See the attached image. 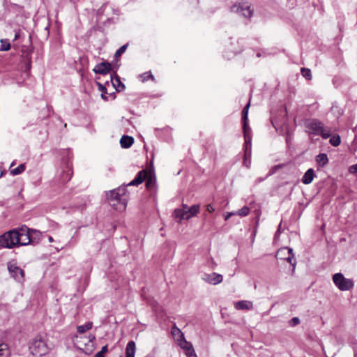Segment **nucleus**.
Wrapping results in <instances>:
<instances>
[{
  "instance_id": "nucleus-14",
  "label": "nucleus",
  "mask_w": 357,
  "mask_h": 357,
  "mask_svg": "<svg viewBox=\"0 0 357 357\" xmlns=\"http://www.w3.org/2000/svg\"><path fill=\"white\" fill-rule=\"evenodd\" d=\"M202 279L211 284L216 285L222 282L223 277L221 274L217 273H204Z\"/></svg>"
},
{
  "instance_id": "nucleus-38",
  "label": "nucleus",
  "mask_w": 357,
  "mask_h": 357,
  "mask_svg": "<svg viewBox=\"0 0 357 357\" xmlns=\"http://www.w3.org/2000/svg\"><path fill=\"white\" fill-rule=\"evenodd\" d=\"M185 354L187 355L188 357H197L195 351V349H193V347H191L190 349L185 351Z\"/></svg>"
},
{
  "instance_id": "nucleus-30",
  "label": "nucleus",
  "mask_w": 357,
  "mask_h": 357,
  "mask_svg": "<svg viewBox=\"0 0 357 357\" xmlns=\"http://www.w3.org/2000/svg\"><path fill=\"white\" fill-rule=\"evenodd\" d=\"M128 44H126L122 45L119 49L116 50L114 54V58L116 59L118 57H120L126 50Z\"/></svg>"
},
{
  "instance_id": "nucleus-32",
  "label": "nucleus",
  "mask_w": 357,
  "mask_h": 357,
  "mask_svg": "<svg viewBox=\"0 0 357 357\" xmlns=\"http://www.w3.org/2000/svg\"><path fill=\"white\" fill-rule=\"evenodd\" d=\"M301 74L302 75L307 79V80L312 79V74L311 70L308 68H302L301 70Z\"/></svg>"
},
{
  "instance_id": "nucleus-40",
  "label": "nucleus",
  "mask_w": 357,
  "mask_h": 357,
  "mask_svg": "<svg viewBox=\"0 0 357 357\" xmlns=\"http://www.w3.org/2000/svg\"><path fill=\"white\" fill-rule=\"evenodd\" d=\"M206 209L209 213H212L215 211V208L211 204L206 206Z\"/></svg>"
},
{
  "instance_id": "nucleus-45",
  "label": "nucleus",
  "mask_w": 357,
  "mask_h": 357,
  "mask_svg": "<svg viewBox=\"0 0 357 357\" xmlns=\"http://www.w3.org/2000/svg\"><path fill=\"white\" fill-rule=\"evenodd\" d=\"M248 158H246V160H245V161H244L243 162H244V165H245L246 167H249V165L250 164V160H249V161H247Z\"/></svg>"
},
{
  "instance_id": "nucleus-34",
  "label": "nucleus",
  "mask_w": 357,
  "mask_h": 357,
  "mask_svg": "<svg viewBox=\"0 0 357 357\" xmlns=\"http://www.w3.org/2000/svg\"><path fill=\"white\" fill-rule=\"evenodd\" d=\"M250 208L248 206H244L241 209L236 212V215L245 217L248 215Z\"/></svg>"
},
{
  "instance_id": "nucleus-44",
  "label": "nucleus",
  "mask_w": 357,
  "mask_h": 357,
  "mask_svg": "<svg viewBox=\"0 0 357 357\" xmlns=\"http://www.w3.org/2000/svg\"><path fill=\"white\" fill-rule=\"evenodd\" d=\"M287 254H282V255H278V254H277V255H276V257H278V258H279V259H280V257H282V258H283V257H287Z\"/></svg>"
},
{
  "instance_id": "nucleus-2",
  "label": "nucleus",
  "mask_w": 357,
  "mask_h": 357,
  "mask_svg": "<svg viewBox=\"0 0 357 357\" xmlns=\"http://www.w3.org/2000/svg\"><path fill=\"white\" fill-rule=\"evenodd\" d=\"M306 131L314 135H321L324 139L331 136V130L323 126L322 123L317 119H307L305 121Z\"/></svg>"
},
{
  "instance_id": "nucleus-18",
  "label": "nucleus",
  "mask_w": 357,
  "mask_h": 357,
  "mask_svg": "<svg viewBox=\"0 0 357 357\" xmlns=\"http://www.w3.org/2000/svg\"><path fill=\"white\" fill-rule=\"evenodd\" d=\"M171 333L174 340L176 341L178 344L185 339L183 332L177 328L175 324L171 330Z\"/></svg>"
},
{
  "instance_id": "nucleus-3",
  "label": "nucleus",
  "mask_w": 357,
  "mask_h": 357,
  "mask_svg": "<svg viewBox=\"0 0 357 357\" xmlns=\"http://www.w3.org/2000/svg\"><path fill=\"white\" fill-rule=\"evenodd\" d=\"M29 349L32 355L38 357L43 356L50 351L46 341L41 335H37L30 341Z\"/></svg>"
},
{
  "instance_id": "nucleus-51",
  "label": "nucleus",
  "mask_w": 357,
  "mask_h": 357,
  "mask_svg": "<svg viewBox=\"0 0 357 357\" xmlns=\"http://www.w3.org/2000/svg\"><path fill=\"white\" fill-rule=\"evenodd\" d=\"M15 165V161H13L11 165H10V167H13L14 165Z\"/></svg>"
},
{
  "instance_id": "nucleus-6",
  "label": "nucleus",
  "mask_w": 357,
  "mask_h": 357,
  "mask_svg": "<svg viewBox=\"0 0 357 357\" xmlns=\"http://www.w3.org/2000/svg\"><path fill=\"white\" fill-rule=\"evenodd\" d=\"M17 236H18L15 234V229L0 235V248L12 249L17 247L16 243Z\"/></svg>"
},
{
  "instance_id": "nucleus-27",
  "label": "nucleus",
  "mask_w": 357,
  "mask_h": 357,
  "mask_svg": "<svg viewBox=\"0 0 357 357\" xmlns=\"http://www.w3.org/2000/svg\"><path fill=\"white\" fill-rule=\"evenodd\" d=\"M26 169V165L25 163H22L20 165L17 167L13 169L10 170V174L13 176L19 175L22 174Z\"/></svg>"
},
{
  "instance_id": "nucleus-9",
  "label": "nucleus",
  "mask_w": 357,
  "mask_h": 357,
  "mask_svg": "<svg viewBox=\"0 0 357 357\" xmlns=\"http://www.w3.org/2000/svg\"><path fill=\"white\" fill-rule=\"evenodd\" d=\"M7 268L10 276L17 282H22L24 280V271L17 265V262L15 260L7 263Z\"/></svg>"
},
{
  "instance_id": "nucleus-10",
  "label": "nucleus",
  "mask_w": 357,
  "mask_h": 357,
  "mask_svg": "<svg viewBox=\"0 0 357 357\" xmlns=\"http://www.w3.org/2000/svg\"><path fill=\"white\" fill-rule=\"evenodd\" d=\"M61 163L63 169L61 176V180L62 183H67L73 176L72 163L70 156L68 155L66 157L63 156Z\"/></svg>"
},
{
  "instance_id": "nucleus-50",
  "label": "nucleus",
  "mask_w": 357,
  "mask_h": 357,
  "mask_svg": "<svg viewBox=\"0 0 357 357\" xmlns=\"http://www.w3.org/2000/svg\"><path fill=\"white\" fill-rule=\"evenodd\" d=\"M48 240H49L50 242L54 241L53 238L52 236H49Z\"/></svg>"
},
{
  "instance_id": "nucleus-55",
  "label": "nucleus",
  "mask_w": 357,
  "mask_h": 357,
  "mask_svg": "<svg viewBox=\"0 0 357 357\" xmlns=\"http://www.w3.org/2000/svg\"><path fill=\"white\" fill-rule=\"evenodd\" d=\"M119 357H123L122 356H120Z\"/></svg>"
},
{
  "instance_id": "nucleus-54",
  "label": "nucleus",
  "mask_w": 357,
  "mask_h": 357,
  "mask_svg": "<svg viewBox=\"0 0 357 357\" xmlns=\"http://www.w3.org/2000/svg\"><path fill=\"white\" fill-rule=\"evenodd\" d=\"M2 176V173L0 174V177Z\"/></svg>"
},
{
  "instance_id": "nucleus-28",
  "label": "nucleus",
  "mask_w": 357,
  "mask_h": 357,
  "mask_svg": "<svg viewBox=\"0 0 357 357\" xmlns=\"http://www.w3.org/2000/svg\"><path fill=\"white\" fill-rule=\"evenodd\" d=\"M139 77L141 78L142 82H146L149 79L153 81L155 79L154 75L151 73V71L146 72L139 75Z\"/></svg>"
},
{
  "instance_id": "nucleus-15",
  "label": "nucleus",
  "mask_w": 357,
  "mask_h": 357,
  "mask_svg": "<svg viewBox=\"0 0 357 357\" xmlns=\"http://www.w3.org/2000/svg\"><path fill=\"white\" fill-rule=\"evenodd\" d=\"M287 254L285 257H280V259H284L293 266V268H295L296 259L294 258V254L293 253V249L290 248H282L278 251V255Z\"/></svg>"
},
{
  "instance_id": "nucleus-46",
  "label": "nucleus",
  "mask_w": 357,
  "mask_h": 357,
  "mask_svg": "<svg viewBox=\"0 0 357 357\" xmlns=\"http://www.w3.org/2000/svg\"><path fill=\"white\" fill-rule=\"evenodd\" d=\"M30 68H31V61L29 60V63H28V64L26 66V69L29 70Z\"/></svg>"
},
{
  "instance_id": "nucleus-17",
  "label": "nucleus",
  "mask_w": 357,
  "mask_h": 357,
  "mask_svg": "<svg viewBox=\"0 0 357 357\" xmlns=\"http://www.w3.org/2000/svg\"><path fill=\"white\" fill-rule=\"evenodd\" d=\"M236 310H253V304L249 301H240L234 303Z\"/></svg>"
},
{
  "instance_id": "nucleus-47",
  "label": "nucleus",
  "mask_w": 357,
  "mask_h": 357,
  "mask_svg": "<svg viewBox=\"0 0 357 357\" xmlns=\"http://www.w3.org/2000/svg\"><path fill=\"white\" fill-rule=\"evenodd\" d=\"M109 96L112 97V99H115L116 95L115 93H112L109 94Z\"/></svg>"
},
{
  "instance_id": "nucleus-31",
  "label": "nucleus",
  "mask_w": 357,
  "mask_h": 357,
  "mask_svg": "<svg viewBox=\"0 0 357 357\" xmlns=\"http://www.w3.org/2000/svg\"><path fill=\"white\" fill-rule=\"evenodd\" d=\"M178 345L184 349L185 351H187L190 349L191 347H192V345L190 342L186 341L185 339L183 340L181 342L178 343Z\"/></svg>"
},
{
  "instance_id": "nucleus-4",
  "label": "nucleus",
  "mask_w": 357,
  "mask_h": 357,
  "mask_svg": "<svg viewBox=\"0 0 357 357\" xmlns=\"http://www.w3.org/2000/svg\"><path fill=\"white\" fill-rule=\"evenodd\" d=\"M199 204H195L190 207L187 204H183L181 208L174 210V217L178 222L183 220H189L195 216L199 212Z\"/></svg>"
},
{
  "instance_id": "nucleus-26",
  "label": "nucleus",
  "mask_w": 357,
  "mask_h": 357,
  "mask_svg": "<svg viewBox=\"0 0 357 357\" xmlns=\"http://www.w3.org/2000/svg\"><path fill=\"white\" fill-rule=\"evenodd\" d=\"M250 107V102H248L245 107L243 108L242 111V121L243 125H245V126L248 124V109Z\"/></svg>"
},
{
  "instance_id": "nucleus-33",
  "label": "nucleus",
  "mask_w": 357,
  "mask_h": 357,
  "mask_svg": "<svg viewBox=\"0 0 357 357\" xmlns=\"http://www.w3.org/2000/svg\"><path fill=\"white\" fill-rule=\"evenodd\" d=\"M1 51H8L11 47L10 44L8 42L7 40L1 39Z\"/></svg>"
},
{
  "instance_id": "nucleus-22",
  "label": "nucleus",
  "mask_w": 357,
  "mask_h": 357,
  "mask_svg": "<svg viewBox=\"0 0 357 357\" xmlns=\"http://www.w3.org/2000/svg\"><path fill=\"white\" fill-rule=\"evenodd\" d=\"M243 131L245 139V144L251 146V128L249 125H243Z\"/></svg>"
},
{
  "instance_id": "nucleus-5",
  "label": "nucleus",
  "mask_w": 357,
  "mask_h": 357,
  "mask_svg": "<svg viewBox=\"0 0 357 357\" xmlns=\"http://www.w3.org/2000/svg\"><path fill=\"white\" fill-rule=\"evenodd\" d=\"M80 339H82V337L75 335L73 340L79 349L82 350L87 355L91 354L95 349L93 343L96 340L95 336L89 335L88 338H86V342L83 343L81 342Z\"/></svg>"
},
{
  "instance_id": "nucleus-20",
  "label": "nucleus",
  "mask_w": 357,
  "mask_h": 357,
  "mask_svg": "<svg viewBox=\"0 0 357 357\" xmlns=\"http://www.w3.org/2000/svg\"><path fill=\"white\" fill-rule=\"evenodd\" d=\"M29 234L30 239H31V244H36L39 242L42 233L38 230L29 228Z\"/></svg>"
},
{
  "instance_id": "nucleus-23",
  "label": "nucleus",
  "mask_w": 357,
  "mask_h": 357,
  "mask_svg": "<svg viewBox=\"0 0 357 357\" xmlns=\"http://www.w3.org/2000/svg\"><path fill=\"white\" fill-rule=\"evenodd\" d=\"M314 177V170L312 169H309L304 174V175L302 178V182L304 184H310L313 181Z\"/></svg>"
},
{
  "instance_id": "nucleus-35",
  "label": "nucleus",
  "mask_w": 357,
  "mask_h": 357,
  "mask_svg": "<svg viewBox=\"0 0 357 357\" xmlns=\"http://www.w3.org/2000/svg\"><path fill=\"white\" fill-rule=\"evenodd\" d=\"M340 137L338 135L333 136L330 139V143L334 146H338L340 144Z\"/></svg>"
},
{
  "instance_id": "nucleus-52",
  "label": "nucleus",
  "mask_w": 357,
  "mask_h": 357,
  "mask_svg": "<svg viewBox=\"0 0 357 357\" xmlns=\"http://www.w3.org/2000/svg\"><path fill=\"white\" fill-rule=\"evenodd\" d=\"M144 294H145V292H144V291L143 290L142 296H144V299H148V298H147V297H146V296H144Z\"/></svg>"
},
{
  "instance_id": "nucleus-36",
  "label": "nucleus",
  "mask_w": 357,
  "mask_h": 357,
  "mask_svg": "<svg viewBox=\"0 0 357 357\" xmlns=\"http://www.w3.org/2000/svg\"><path fill=\"white\" fill-rule=\"evenodd\" d=\"M244 157H245V160H246L247 158L251 157V146L245 144V146H244Z\"/></svg>"
},
{
  "instance_id": "nucleus-53",
  "label": "nucleus",
  "mask_w": 357,
  "mask_h": 357,
  "mask_svg": "<svg viewBox=\"0 0 357 357\" xmlns=\"http://www.w3.org/2000/svg\"><path fill=\"white\" fill-rule=\"evenodd\" d=\"M257 56L258 57H259V56H261V54H260V53H257Z\"/></svg>"
},
{
  "instance_id": "nucleus-29",
  "label": "nucleus",
  "mask_w": 357,
  "mask_h": 357,
  "mask_svg": "<svg viewBox=\"0 0 357 357\" xmlns=\"http://www.w3.org/2000/svg\"><path fill=\"white\" fill-rule=\"evenodd\" d=\"M97 85L98 86V90L100 91H101V98L102 99H103L104 100H108V98L107 96H106V94L107 93V89L106 87L102 85V84H100V82H97Z\"/></svg>"
},
{
  "instance_id": "nucleus-1",
  "label": "nucleus",
  "mask_w": 357,
  "mask_h": 357,
  "mask_svg": "<svg viewBox=\"0 0 357 357\" xmlns=\"http://www.w3.org/2000/svg\"><path fill=\"white\" fill-rule=\"evenodd\" d=\"M155 175L154 168V153H151V158L149 165L146 168L139 171L135 178L127 184V186L135 185L137 186L139 184L145 181L146 188L150 190L153 188L155 184Z\"/></svg>"
},
{
  "instance_id": "nucleus-12",
  "label": "nucleus",
  "mask_w": 357,
  "mask_h": 357,
  "mask_svg": "<svg viewBox=\"0 0 357 357\" xmlns=\"http://www.w3.org/2000/svg\"><path fill=\"white\" fill-rule=\"evenodd\" d=\"M231 11L241 13L245 18H250L252 15V10H251L250 6L245 3L233 5L231 7Z\"/></svg>"
},
{
  "instance_id": "nucleus-43",
  "label": "nucleus",
  "mask_w": 357,
  "mask_h": 357,
  "mask_svg": "<svg viewBox=\"0 0 357 357\" xmlns=\"http://www.w3.org/2000/svg\"><path fill=\"white\" fill-rule=\"evenodd\" d=\"M20 38V31H15L14 40H17Z\"/></svg>"
},
{
  "instance_id": "nucleus-39",
  "label": "nucleus",
  "mask_w": 357,
  "mask_h": 357,
  "mask_svg": "<svg viewBox=\"0 0 357 357\" xmlns=\"http://www.w3.org/2000/svg\"><path fill=\"white\" fill-rule=\"evenodd\" d=\"M289 325L291 326H295L300 323V319L298 317H294L289 321Z\"/></svg>"
},
{
  "instance_id": "nucleus-16",
  "label": "nucleus",
  "mask_w": 357,
  "mask_h": 357,
  "mask_svg": "<svg viewBox=\"0 0 357 357\" xmlns=\"http://www.w3.org/2000/svg\"><path fill=\"white\" fill-rule=\"evenodd\" d=\"M117 68L114 71V75H111V82H112L113 86L116 89V91L120 92L126 89V86L121 82L120 77L116 73Z\"/></svg>"
},
{
  "instance_id": "nucleus-42",
  "label": "nucleus",
  "mask_w": 357,
  "mask_h": 357,
  "mask_svg": "<svg viewBox=\"0 0 357 357\" xmlns=\"http://www.w3.org/2000/svg\"><path fill=\"white\" fill-rule=\"evenodd\" d=\"M234 215H236V212H229V213H227V215H225V220H227L231 216Z\"/></svg>"
},
{
  "instance_id": "nucleus-24",
  "label": "nucleus",
  "mask_w": 357,
  "mask_h": 357,
  "mask_svg": "<svg viewBox=\"0 0 357 357\" xmlns=\"http://www.w3.org/2000/svg\"><path fill=\"white\" fill-rule=\"evenodd\" d=\"M93 327V322L88 321L85 324L77 326V331L79 334L85 333L89 330L91 329Z\"/></svg>"
},
{
  "instance_id": "nucleus-25",
  "label": "nucleus",
  "mask_w": 357,
  "mask_h": 357,
  "mask_svg": "<svg viewBox=\"0 0 357 357\" xmlns=\"http://www.w3.org/2000/svg\"><path fill=\"white\" fill-rule=\"evenodd\" d=\"M316 161H317V164L319 165V166L324 167L328 162V156L326 153H319L316 157Z\"/></svg>"
},
{
  "instance_id": "nucleus-11",
  "label": "nucleus",
  "mask_w": 357,
  "mask_h": 357,
  "mask_svg": "<svg viewBox=\"0 0 357 357\" xmlns=\"http://www.w3.org/2000/svg\"><path fill=\"white\" fill-rule=\"evenodd\" d=\"M124 190L125 188H119L109 191V192L107 194V200L111 206H115L117 204H122L123 208L126 207V205L124 204V199L121 197L120 193V190Z\"/></svg>"
},
{
  "instance_id": "nucleus-19",
  "label": "nucleus",
  "mask_w": 357,
  "mask_h": 357,
  "mask_svg": "<svg viewBox=\"0 0 357 357\" xmlns=\"http://www.w3.org/2000/svg\"><path fill=\"white\" fill-rule=\"evenodd\" d=\"M134 143V138L131 136L123 135L120 139V144L122 148H130Z\"/></svg>"
},
{
  "instance_id": "nucleus-37",
  "label": "nucleus",
  "mask_w": 357,
  "mask_h": 357,
  "mask_svg": "<svg viewBox=\"0 0 357 357\" xmlns=\"http://www.w3.org/2000/svg\"><path fill=\"white\" fill-rule=\"evenodd\" d=\"M107 345H105L102 347L101 350L95 355V357H105V354L107 352Z\"/></svg>"
},
{
  "instance_id": "nucleus-41",
  "label": "nucleus",
  "mask_w": 357,
  "mask_h": 357,
  "mask_svg": "<svg viewBox=\"0 0 357 357\" xmlns=\"http://www.w3.org/2000/svg\"><path fill=\"white\" fill-rule=\"evenodd\" d=\"M349 172L357 173V163L356 165H351L349 167Z\"/></svg>"
},
{
  "instance_id": "nucleus-8",
  "label": "nucleus",
  "mask_w": 357,
  "mask_h": 357,
  "mask_svg": "<svg viewBox=\"0 0 357 357\" xmlns=\"http://www.w3.org/2000/svg\"><path fill=\"white\" fill-rule=\"evenodd\" d=\"M15 234L18 236L16 246H24L31 244V239L29 237V228L26 225L15 228Z\"/></svg>"
},
{
  "instance_id": "nucleus-13",
  "label": "nucleus",
  "mask_w": 357,
  "mask_h": 357,
  "mask_svg": "<svg viewBox=\"0 0 357 357\" xmlns=\"http://www.w3.org/2000/svg\"><path fill=\"white\" fill-rule=\"evenodd\" d=\"M93 71L96 74L105 75L109 73L111 71H115V70H114V68H112V64L110 63L107 61H102L97 64L93 69Z\"/></svg>"
},
{
  "instance_id": "nucleus-7",
  "label": "nucleus",
  "mask_w": 357,
  "mask_h": 357,
  "mask_svg": "<svg viewBox=\"0 0 357 357\" xmlns=\"http://www.w3.org/2000/svg\"><path fill=\"white\" fill-rule=\"evenodd\" d=\"M333 280L334 284L341 291H349L354 286V281L351 279L345 278L341 273L334 274Z\"/></svg>"
},
{
  "instance_id": "nucleus-48",
  "label": "nucleus",
  "mask_w": 357,
  "mask_h": 357,
  "mask_svg": "<svg viewBox=\"0 0 357 357\" xmlns=\"http://www.w3.org/2000/svg\"><path fill=\"white\" fill-rule=\"evenodd\" d=\"M148 303H149L150 305H152L153 306H155V305H154V301H151L148 300Z\"/></svg>"
},
{
  "instance_id": "nucleus-49",
  "label": "nucleus",
  "mask_w": 357,
  "mask_h": 357,
  "mask_svg": "<svg viewBox=\"0 0 357 357\" xmlns=\"http://www.w3.org/2000/svg\"><path fill=\"white\" fill-rule=\"evenodd\" d=\"M126 189L124 190H120L121 197L125 194Z\"/></svg>"
},
{
  "instance_id": "nucleus-21",
  "label": "nucleus",
  "mask_w": 357,
  "mask_h": 357,
  "mask_svg": "<svg viewBox=\"0 0 357 357\" xmlns=\"http://www.w3.org/2000/svg\"><path fill=\"white\" fill-rule=\"evenodd\" d=\"M136 346L134 341H129L126 345V357H135Z\"/></svg>"
}]
</instances>
